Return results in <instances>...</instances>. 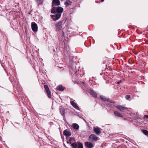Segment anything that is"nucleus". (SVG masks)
Wrapping results in <instances>:
<instances>
[{
    "label": "nucleus",
    "mask_w": 148,
    "mask_h": 148,
    "mask_svg": "<svg viewBox=\"0 0 148 148\" xmlns=\"http://www.w3.org/2000/svg\"><path fill=\"white\" fill-rule=\"evenodd\" d=\"M63 11V8L61 7H59L57 8L53 7L51 10V12L52 13H55L57 12L58 13V14H61Z\"/></svg>",
    "instance_id": "f257e3e1"
},
{
    "label": "nucleus",
    "mask_w": 148,
    "mask_h": 148,
    "mask_svg": "<svg viewBox=\"0 0 148 148\" xmlns=\"http://www.w3.org/2000/svg\"><path fill=\"white\" fill-rule=\"evenodd\" d=\"M71 3V2L69 0H66L64 2V4L66 7L70 5Z\"/></svg>",
    "instance_id": "f3484780"
},
{
    "label": "nucleus",
    "mask_w": 148,
    "mask_h": 148,
    "mask_svg": "<svg viewBox=\"0 0 148 148\" xmlns=\"http://www.w3.org/2000/svg\"><path fill=\"white\" fill-rule=\"evenodd\" d=\"M31 27L32 30L34 32L37 31L38 30V26L37 24L34 22L31 23Z\"/></svg>",
    "instance_id": "7ed1b4c3"
},
{
    "label": "nucleus",
    "mask_w": 148,
    "mask_h": 148,
    "mask_svg": "<svg viewBox=\"0 0 148 148\" xmlns=\"http://www.w3.org/2000/svg\"><path fill=\"white\" fill-rule=\"evenodd\" d=\"M100 98L102 100H103L104 101H108L112 103H114V101H113L110 100V99L103 95H101L100 96Z\"/></svg>",
    "instance_id": "0eeeda50"
},
{
    "label": "nucleus",
    "mask_w": 148,
    "mask_h": 148,
    "mask_svg": "<svg viewBox=\"0 0 148 148\" xmlns=\"http://www.w3.org/2000/svg\"><path fill=\"white\" fill-rule=\"evenodd\" d=\"M93 129L94 132L97 134L99 135L101 133V131H100V129L98 127H94Z\"/></svg>",
    "instance_id": "6e6552de"
},
{
    "label": "nucleus",
    "mask_w": 148,
    "mask_h": 148,
    "mask_svg": "<svg viewBox=\"0 0 148 148\" xmlns=\"http://www.w3.org/2000/svg\"><path fill=\"white\" fill-rule=\"evenodd\" d=\"M71 104L72 105V106L75 108L79 110V108L77 105L76 103H75L74 101H71Z\"/></svg>",
    "instance_id": "2eb2a0df"
},
{
    "label": "nucleus",
    "mask_w": 148,
    "mask_h": 148,
    "mask_svg": "<svg viewBox=\"0 0 148 148\" xmlns=\"http://www.w3.org/2000/svg\"><path fill=\"white\" fill-rule=\"evenodd\" d=\"M90 92H94L93 90L90 89Z\"/></svg>",
    "instance_id": "cd10ccee"
},
{
    "label": "nucleus",
    "mask_w": 148,
    "mask_h": 148,
    "mask_svg": "<svg viewBox=\"0 0 148 148\" xmlns=\"http://www.w3.org/2000/svg\"><path fill=\"white\" fill-rule=\"evenodd\" d=\"M81 85H83V86H85L86 85V84L84 82H82L81 83Z\"/></svg>",
    "instance_id": "a878e982"
},
{
    "label": "nucleus",
    "mask_w": 148,
    "mask_h": 148,
    "mask_svg": "<svg viewBox=\"0 0 148 148\" xmlns=\"http://www.w3.org/2000/svg\"><path fill=\"white\" fill-rule=\"evenodd\" d=\"M90 140L94 141H97L98 140V138L94 134H91L89 137Z\"/></svg>",
    "instance_id": "20e7f679"
},
{
    "label": "nucleus",
    "mask_w": 148,
    "mask_h": 148,
    "mask_svg": "<svg viewBox=\"0 0 148 148\" xmlns=\"http://www.w3.org/2000/svg\"><path fill=\"white\" fill-rule=\"evenodd\" d=\"M73 127L76 130H77L79 128V126L77 124L74 123L73 125Z\"/></svg>",
    "instance_id": "a211bd4d"
},
{
    "label": "nucleus",
    "mask_w": 148,
    "mask_h": 148,
    "mask_svg": "<svg viewBox=\"0 0 148 148\" xmlns=\"http://www.w3.org/2000/svg\"><path fill=\"white\" fill-rule=\"evenodd\" d=\"M114 114L116 116L121 117H122L123 116L122 114L117 111H115L114 112Z\"/></svg>",
    "instance_id": "dca6fc26"
},
{
    "label": "nucleus",
    "mask_w": 148,
    "mask_h": 148,
    "mask_svg": "<svg viewBox=\"0 0 148 148\" xmlns=\"http://www.w3.org/2000/svg\"><path fill=\"white\" fill-rule=\"evenodd\" d=\"M36 2L39 4L41 3L43 1V0H36Z\"/></svg>",
    "instance_id": "5701e85b"
},
{
    "label": "nucleus",
    "mask_w": 148,
    "mask_h": 148,
    "mask_svg": "<svg viewBox=\"0 0 148 148\" xmlns=\"http://www.w3.org/2000/svg\"><path fill=\"white\" fill-rule=\"evenodd\" d=\"M62 21L58 22L56 25V30H60L62 27Z\"/></svg>",
    "instance_id": "423d86ee"
},
{
    "label": "nucleus",
    "mask_w": 148,
    "mask_h": 148,
    "mask_svg": "<svg viewBox=\"0 0 148 148\" xmlns=\"http://www.w3.org/2000/svg\"><path fill=\"white\" fill-rule=\"evenodd\" d=\"M53 6L54 5H58L60 4L59 0H53L52 2Z\"/></svg>",
    "instance_id": "1a4fd4ad"
},
{
    "label": "nucleus",
    "mask_w": 148,
    "mask_h": 148,
    "mask_svg": "<svg viewBox=\"0 0 148 148\" xmlns=\"http://www.w3.org/2000/svg\"><path fill=\"white\" fill-rule=\"evenodd\" d=\"M143 132L146 135L148 134V131L146 130H144L143 131Z\"/></svg>",
    "instance_id": "412c9836"
},
{
    "label": "nucleus",
    "mask_w": 148,
    "mask_h": 148,
    "mask_svg": "<svg viewBox=\"0 0 148 148\" xmlns=\"http://www.w3.org/2000/svg\"><path fill=\"white\" fill-rule=\"evenodd\" d=\"M57 89L61 91H62L64 90L65 88L62 85H59L57 88Z\"/></svg>",
    "instance_id": "4468645a"
},
{
    "label": "nucleus",
    "mask_w": 148,
    "mask_h": 148,
    "mask_svg": "<svg viewBox=\"0 0 148 148\" xmlns=\"http://www.w3.org/2000/svg\"><path fill=\"white\" fill-rule=\"evenodd\" d=\"M91 95L95 97H96L97 96L96 93H90Z\"/></svg>",
    "instance_id": "4be33fe9"
},
{
    "label": "nucleus",
    "mask_w": 148,
    "mask_h": 148,
    "mask_svg": "<svg viewBox=\"0 0 148 148\" xmlns=\"http://www.w3.org/2000/svg\"><path fill=\"white\" fill-rule=\"evenodd\" d=\"M64 112H65V109L64 108L62 109L61 110V111H60V113H61V114L63 116V115H64Z\"/></svg>",
    "instance_id": "aec40b11"
},
{
    "label": "nucleus",
    "mask_w": 148,
    "mask_h": 148,
    "mask_svg": "<svg viewBox=\"0 0 148 148\" xmlns=\"http://www.w3.org/2000/svg\"><path fill=\"white\" fill-rule=\"evenodd\" d=\"M44 88L45 89L47 92H48L49 90V89L48 87V86L47 85H45L44 86Z\"/></svg>",
    "instance_id": "6ab92c4d"
},
{
    "label": "nucleus",
    "mask_w": 148,
    "mask_h": 148,
    "mask_svg": "<svg viewBox=\"0 0 148 148\" xmlns=\"http://www.w3.org/2000/svg\"><path fill=\"white\" fill-rule=\"evenodd\" d=\"M116 108L121 111H123V110L127 109L126 107H125L120 105H118L116 106Z\"/></svg>",
    "instance_id": "9d476101"
},
{
    "label": "nucleus",
    "mask_w": 148,
    "mask_h": 148,
    "mask_svg": "<svg viewBox=\"0 0 148 148\" xmlns=\"http://www.w3.org/2000/svg\"><path fill=\"white\" fill-rule=\"evenodd\" d=\"M61 14H56L52 15L51 17L54 20H56L59 19L60 17Z\"/></svg>",
    "instance_id": "39448f33"
},
{
    "label": "nucleus",
    "mask_w": 148,
    "mask_h": 148,
    "mask_svg": "<svg viewBox=\"0 0 148 148\" xmlns=\"http://www.w3.org/2000/svg\"><path fill=\"white\" fill-rule=\"evenodd\" d=\"M130 97V96L129 95H127L125 97V98L127 99H128Z\"/></svg>",
    "instance_id": "393cba45"
},
{
    "label": "nucleus",
    "mask_w": 148,
    "mask_h": 148,
    "mask_svg": "<svg viewBox=\"0 0 148 148\" xmlns=\"http://www.w3.org/2000/svg\"><path fill=\"white\" fill-rule=\"evenodd\" d=\"M75 139L73 138H69V142H68V143H69L71 144V145L72 146V144H75Z\"/></svg>",
    "instance_id": "9b49d317"
},
{
    "label": "nucleus",
    "mask_w": 148,
    "mask_h": 148,
    "mask_svg": "<svg viewBox=\"0 0 148 148\" xmlns=\"http://www.w3.org/2000/svg\"><path fill=\"white\" fill-rule=\"evenodd\" d=\"M101 1L103 2L104 1V0H101Z\"/></svg>",
    "instance_id": "c756f323"
},
{
    "label": "nucleus",
    "mask_w": 148,
    "mask_h": 148,
    "mask_svg": "<svg viewBox=\"0 0 148 148\" xmlns=\"http://www.w3.org/2000/svg\"><path fill=\"white\" fill-rule=\"evenodd\" d=\"M85 145L88 148H91L93 147V145L92 143L87 142L85 143Z\"/></svg>",
    "instance_id": "ddd939ff"
},
{
    "label": "nucleus",
    "mask_w": 148,
    "mask_h": 148,
    "mask_svg": "<svg viewBox=\"0 0 148 148\" xmlns=\"http://www.w3.org/2000/svg\"><path fill=\"white\" fill-rule=\"evenodd\" d=\"M72 147L73 148H83V145L80 143L78 142L76 144H72Z\"/></svg>",
    "instance_id": "f03ea898"
},
{
    "label": "nucleus",
    "mask_w": 148,
    "mask_h": 148,
    "mask_svg": "<svg viewBox=\"0 0 148 148\" xmlns=\"http://www.w3.org/2000/svg\"><path fill=\"white\" fill-rule=\"evenodd\" d=\"M47 96L49 98L51 97V93H47Z\"/></svg>",
    "instance_id": "b1692460"
},
{
    "label": "nucleus",
    "mask_w": 148,
    "mask_h": 148,
    "mask_svg": "<svg viewBox=\"0 0 148 148\" xmlns=\"http://www.w3.org/2000/svg\"><path fill=\"white\" fill-rule=\"evenodd\" d=\"M121 82V81L120 80L119 82H118L117 83V84H119Z\"/></svg>",
    "instance_id": "bb28decb"
},
{
    "label": "nucleus",
    "mask_w": 148,
    "mask_h": 148,
    "mask_svg": "<svg viewBox=\"0 0 148 148\" xmlns=\"http://www.w3.org/2000/svg\"><path fill=\"white\" fill-rule=\"evenodd\" d=\"M145 118H148V115H145Z\"/></svg>",
    "instance_id": "c85d7f7f"
},
{
    "label": "nucleus",
    "mask_w": 148,
    "mask_h": 148,
    "mask_svg": "<svg viewBox=\"0 0 148 148\" xmlns=\"http://www.w3.org/2000/svg\"><path fill=\"white\" fill-rule=\"evenodd\" d=\"M63 134L64 135L67 136H69L71 135V133L67 130H66L64 131L63 132Z\"/></svg>",
    "instance_id": "f8f14e48"
}]
</instances>
